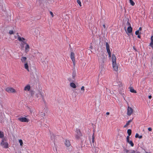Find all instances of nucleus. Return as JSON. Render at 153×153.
I'll use <instances>...</instances> for the list:
<instances>
[{
    "mask_svg": "<svg viewBox=\"0 0 153 153\" xmlns=\"http://www.w3.org/2000/svg\"><path fill=\"white\" fill-rule=\"evenodd\" d=\"M44 92V91L42 88H39L36 91L35 96L38 100L40 99L41 98L43 100L45 97Z\"/></svg>",
    "mask_w": 153,
    "mask_h": 153,
    "instance_id": "1",
    "label": "nucleus"
},
{
    "mask_svg": "<svg viewBox=\"0 0 153 153\" xmlns=\"http://www.w3.org/2000/svg\"><path fill=\"white\" fill-rule=\"evenodd\" d=\"M17 39L19 43V45L22 48H24V46L27 44V40L25 38L21 37L19 35H18Z\"/></svg>",
    "mask_w": 153,
    "mask_h": 153,
    "instance_id": "2",
    "label": "nucleus"
},
{
    "mask_svg": "<svg viewBox=\"0 0 153 153\" xmlns=\"http://www.w3.org/2000/svg\"><path fill=\"white\" fill-rule=\"evenodd\" d=\"M116 58L115 55L113 54L112 56V66L114 71H117L118 70V65L116 62Z\"/></svg>",
    "mask_w": 153,
    "mask_h": 153,
    "instance_id": "3",
    "label": "nucleus"
},
{
    "mask_svg": "<svg viewBox=\"0 0 153 153\" xmlns=\"http://www.w3.org/2000/svg\"><path fill=\"white\" fill-rule=\"evenodd\" d=\"M1 146L4 148L7 149L9 147L8 143L6 142V140L5 138H3L0 143Z\"/></svg>",
    "mask_w": 153,
    "mask_h": 153,
    "instance_id": "4",
    "label": "nucleus"
},
{
    "mask_svg": "<svg viewBox=\"0 0 153 153\" xmlns=\"http://www.w3.org/2000/svg\"><path fill=\"white\" fill-rule=\"evenodd\" d=\"M76 134L75 135V138L77 140L81 139L82 137V134L79 129H77L76 131Z\"/></svg>",
    "mask_w": 153,
    "mask_h": 153,
    "instance_id": "5",
    "label": "nucleus"
},
{
    "mask_svg": "<svg viewBox=\"0 0 153 153\" xmlns=\"http://www.w3.org/2000/svg\"><path fill=\"white\" fill-rule=\"evenodd\" d=\"M5 91L9 93H16V90L13 88L11 87H7L5 89Z\"/></svg>",
    "mask_w": 153,
    "mask_h": 153,
    "instance_id": "6",
    "label": "nucleus"
},
{
    "mask_svg": "<svg viewBox=\"0 0 153 153\" xmlns=\"http://www.w3.org/2000/svg\"><path fill=\"white\" fill-rule=\"evenodd\" d=\"M106 59V56L105 54L103 53L99 57V60L100 62L103 63Z\"/></svg>",
    "mask_w": 153,
    "mask_h": 153,
    "instance_id": "7",
    "label": "nucleus"
},
{
    "mask_svg": "<svg viewBox=\"0 0 153 153\" xmlns=\"http://www.w3.org/2000/svg\"><path fill=\"white\" fill-rule=\"evenodd\" d=\"M133 109L131 107L128 106L127 108V115L130 116L133 113Z\"/></svg>",
    "mask_w": 153,
    "mask_h": 153,
    "instance_id": "8",
    "label": "nucleus"
},
{
    "mask_svg": "<svg viewBox=\"0 0 153 153\" xmlns=\"http://www.w3.org/2000/svg\"><path fill=\"white\" fill-rule=\"evenodd\" d=\"M71 58L73 63V65L75 66L76 64V62L75 59L74 53L73 52H71Z\"/></svg>",
    "mask_w": 153,
    "mask_h": 153,
    "instance_id": "9",
    "label": "nucleus"
},
{
    "mask_svg": "<svg viewBox=\"0 0 153 153\" xmlns=\"http://www.w3.org/2000/svg\"><path fill=\"white\" fill-rule=\"evenodd\" d=\"M106 49L107 51L108 54L109 56L111 57V53L109 49V46L108 42H106L105 43Z\"/></svg>",
    "mask_w": 153,
    "mask_h": 153,
    "instance_id": "10",
    "label": "nucleus"
},
{
    "mask_svg": "<svg viewBox=\"0 0 153 153\" xmlns=\"http://www.w3.org/2000/svg\"><path fill=\"white\" fill-rule=\"evenodd\" d=\"M18 119L21 122H23L27 123L29 121V120L28 119L25 117L19 118H18Z\"/></svg>",
    "mask_w": 153,
    "mask_h": 153,
    "instance_id": "11",
    "label": "nucleus"
},
{
    "mask_svg": "<svg viewBox=\"0 0 153 153\" xmlns=\"http://www.w3.org/2000/svg\"><path fill=\"white\" fill-rule=\"evenodd\" d=\"M25 45V46H24L25 48V53H27L29 51L30 47L29 45L27 43Z\"/></svg>",
    "mask_w": 153,
    "mask_h": 153,
    "instance_id": "12",
    "label": "nucleus"
},
{
    "mask_svg": "<svg viewBox=\"0 0 153 153\" xmlns=\"http://www.w3.org/2000/svg\"><path fill=\"white\" fill-rule=\"evenodd\" d=\"M124 28H125V30L126 31V32L127 34H128V33H132V28L131 26L128 27L127 29V32H126V27H125Z\"/></svg>",
    "mask_w": 153,
    "mask_h": 153,
    "instance_id": "13",
    "label": "nucleus"
},
{
    "mask_svg": "<svg viewBox=\"0 0 153 153\" xmlns=\"http://www.w3.org/2000/svg\"><path fill=\"white\" fill-rule=\"evenodd\" d=\"M21 59V62L23 64L27 62V58L26 57H22Z\"/></svg>",
    "mask_w": 153,
    "mask_h": 153,
    "instance_id": "14",
    "label": "nucleus"
},
{
    "mask_svg": "<svg viewBox=\"0 0 153 153\" xmlns=\"http://www.w3.org/2000/svg\"><path fill=\"white\" fill-rule=\"evenodd\" d=\"M30 89V86L29 85H26L24 89V90L25 91H29Z\"/></svg>",
    "mask_w": 153,
    "mask_h": 153,
    "instance_id": "15",
    "label": "nucleus"
},
{
    "mask_svg": "<svg viewBox=\"0 0 153 153\" xmlns=\"http://www.w3.org/2000/svg\"><path fill=\"white\" fill-rule=\"evenodd\" d=\"M24 66L25 68L28 71H29L28 68V65L27 62L24 63Z\"/></svg>",
    "mask_w": 153,
    "mask_h": 153,
    "instance_id": "16",
    "label": "nucleus"
},
{
    "mask_svg": "<svg viewBox=\"0 0 153 153\" xmlns=\"http://www.w3.org/2000/svg\"><path fill=\"white\" fill-rule=\"evenodd\" d=\"M65 144L67 147L70 146L71 145L70 141L68 140H66L65 142Z\"/></svg>",
    "mask_w": 153,
    "mask_h": 153,
    "instance_id": "17",
    "label": "nucleus"
},
{
    "mask_svg": "<svg viewBox=\"0 0 153 153\" xmlns=\"http://www.w3.org/2000/svg\"><path fill=\"white\" fill-rule=\"evenodd\" d=\"M151 42L150 44L149 45L153 49V35L152 36L151 38Z\"/></svg>",
    "mask_w": 153,
    "mask_h": 153,
    "instance_id": "18",
    "label": "nucleus"
},
{
    "mask_svg": "<svg viewBox=\"0 0 153 153\" xmlns=\"http://www.w3.org/2000/svg\"><path fill=\"white\" fill-rule=\"evenodd\" d=\"M70 86L73 88H75L76 87L75 84L73 82H71L70 83Z\"/></svg>",
    "mask_w": 153,
    "mask_h": 153,
    "instance_id": "19",
    "label": "nucleus"
},
{
    "mask_svg": "<svg viewBox=\"0 0 153 153\" xmlns=\"http://www.w3.org/2000/svg\"><path fill=\"white\" fill-rule=\"evenodd\" d=\"M130 91L131 92L134 93H136V91L132 87H129Z\"/></svg>",
    "mask_w": 153,
    "mask_h": 153,
    "instance_id": "20",
    "label": "nucleus"
},
{
    "mask_svg": "<svg viewBox=\"0 0 153 153\" xmlns=\"http://www.w3.org/2000/svg\"><path fill=\"white\" fill-rule=\"evenodd\" d=\"M131 121L132 120H129L126 123V125L124 126V127L126 128V127H127L129 125L130 123H131Z\"/></svg>",
    "mask_w": 153,
    "mask_h": 153,
    "instance_id": "21",
    "label": "nucleus"
},
{
    "mask_svg": "<svg viewBox=\"0 0 153 153\" xmlns=\"http://www.w3.org/2000/svg\"><path fill=\"white\" fill-rule=\"evenodd\" d=\"M135 137L136 138H138L140 139H141L142 137V135L139 136L138 134L137 133L135 135Z\"/></svg>",
    "mask_w": 153,
    "mask_h": 153,
    "instance_id": "22",
    "label": "nucleus"
},
{
    "mask_svg": "<svg viewBox=\"0 0 153 153\" xmlns=\"http://www.w3.org/2000/svg\"><path fill=\"white\" fill-rule=\"evenodd\" d=\"M15 33V31H14L12 30H11L9 31L8 33L10 35H11L14 34Z\"/></svg>",
    "mask_w": 153,
    "mask_h": 153,
    "instance_id": "23",
    "label": "nucleus"
},
{
    "mask_svg": "<svg viewBox=\"0 0 153 153\" xmlns=\"http://www.w3.org/2000/svg\"><path fill=\"white\" fill-rule=\"evenodd\" d=\"M129 2L131 4L132 6H134L135 4V3L132 0H129Z\"/></svg>",
    "mask_w": 153,
    "mask_h": 153,
    "instance_id": "24",
    "label": "nucleus"
},
{
    "mask_svg": "<svg viewBox=\"0 0 153 153\" xmlns=\"http://www.w3.org/2000/svg\"><path fill=\"white\" fill-rule=\"evenodd\" d=\"M94 138H95L94 133L92 135V142L93 143H94Z\"/></svg>",
    "mask_w": 153,
    "mask_h": 153,
    "instance_id": "25",
    "label": "nucleus"
},
{
    "mask_svg": "<svg viewBox=\"0 0 153 153\" xmlns=\"http://www.w3.org/2000/svg\"><path fill=\"white\" fill-rule=\"evenodd\" d=\"M127 133H128L129 136H130L131 135V130L130 129H128L127 130Z\"/></svg>",
    "mask_w": 153,
    "mask_h": 153,
    "instance_id": "26",
    "label": "nucleus"
},
{
    "mask_svg": "<svg viewBox=\"0 0 153 153\" xmlns=\"http://www.w3.org/2000/svg\"><path fill=\"white\" fill-rule=\"evenodd\" d=\"M4 136V133L3 132L0 131V138H2Z\"/></svg>",
    "mask_w": 153,
    "mask_h": 153,
    "instance_id": "27",
    "label": "nucleus"
},
{
    "mask_svg": "<svg viewBox=\"0 0 153 153\" xmlns=\"http://www.w3.org/2000/svg\"><path fill=\"white\" fill-rule=\"evenodd\" d=\"M19 142L21 146H22L23 145V143L22 140L20 139L19 140Z\"/></svg>",
    "mask_w": 153,
    "mask_h": 153,
    "instance_id": "28",
    "label": "nucleus"
},
{
    "mask_svg": "<svg viewBox=\"0 0 153 153\" xmlns=\"http://www.w3.org/2000/svg\"><path fill=\"white\" fill-rule=\"evenodd\" d=\"M128 143L130 144L131 146L132 147H133L134 146V144L131 140H130V141Z\"/></svg>",
    "mask_w": 153,
    "mask_h": 153,
    "instance_id": "29",
    "label": "nucleus"
},
{
    "mask_svg": "<svg viewBox=\"0 0 153 153\" xmlns=\"http://www.w3.org/2000/svg\"><path fill=\"white\" fill-rule=\"evenodd\" d=\"M81 90L82 91V92H84L85 91V87L84 86H82L81 88Z\"/></svg>",
    "mask_w": 153,
    "mask_h": 153,
    "instance_id": "30",
    "label": "nucleus"
},
{
    "mask_svg": "<svg viewBox=\"0 0 153 153\" xmlns=\"http://www.w3.org/2000/svg\"><path fill=\"white\" fill-rule=\"evenodd\" d=\"M76 76V72L75 71H74L72 74V76L73 78H74Z\"/></svg>",
    "mask_w": 153,
    "mask_h": 153,
    "instance_id": "31",
    "label": "nucleus"
},
{
    "mask_svg": "<svg viewBox=\"0 0 153 153\" xmlns=\"http://www.w3.org/2000/svg\"><path fill=\"white\" fill-rule=\"evenodd\" d=\"M126 25L128 26V27H130V26H131V24L129 22V21H128H128H127L126 23Z\"/></svg>",
    "mask_w": 153,
    "mask_h": 153,
    "instance_id": "32",
    "label": "nucleus"
},
{
    "mask_svg": "<svg viewBox=\"0 0 153 153\" xmlns=\"http://www.w3.org/2000/svg\"><path fill=\"white\" fill-rule=\"evenodd\" d=\"M77 2L78 4L80 6H81V1H80V0H77Z\"/></svg>",
    "mask_w": 153,
    "mask_h": 153,
    "instance_id": "33",
    "label": "nucleus"
},
{
    "mask_svg": "<svg viewBox=\"0 0 153 153\" xmlns=\"http://www.w3.org/2000/svg\"><path fill=\"white\" fill-rule=\"evenodd\" d=\"M139 33V30H137L135 32V34L136 35H137Z\"/></svg>",
    "mask_w": 153,
    "mask_h": 153,
    "instance_id": "34",
    "label": "nucleus"
},
{
    "mask_svg": "<svg viewBox=\"0 0 153 153\" xmlns=\"http://www.w3.org/2000/svg\"><path fill=\"white\" fill-rule=\"evenodd\" d=\"M50 13L51 15V16H52V17H53L54 16L53 13L52 12L50 11Z\"/></svg>",
    "mask_w": 153,
    "mask_h": 153,
    "instance_id": "35",
    "label": "nucleus"
},
{
    "mask_svg": "<svg viewBox=\"0 0 153 153\" xmlns=\"http://www.w3.org/2000/svg\"><path fill=\"white\" fill-rule=\"evenodd\" d=\"M103 27L104 28H105V30H107V28H106V26H105V25L104 24L103 25Z\"/></svg>",
    "mask_w": 153,
    "mask_h": 153,
    "instance_id": "36",
    "label": "nucleus"
},
{
    "mask_svg": "<svg viewBox=\"0 0 153 153\" xmlns=\"http://www.w3.org/2000/svg\"><path fill=\"white\" fill-rule=\"evenodd\" d=\"M148 130L149 131H152V129L151 128H148Z\"/></svg>",
    "mask_w": 153,
    "mask_h": 153,
    "instance_id": "37",
    "label": "nucleus"
},
{
    "mask_svg": "<svg viewBox=\"0 0 153 153\" xmlns=\"http://www.w3.org/2000/svg\"><path fill=\"white\" fill-rule=\"evenodd\" d=\"M126 141H127V142H128V143L130 141L129 140V139H127Z\"/></svg>",
    "mask_w": 153,
    "mask_h": 153,
    "instance_id": "38",
    "label": "nucleus"
},
{
    "mask_svg": "<svg viewBox=\"0 0 153 153\" xmlns=\"http://www.w3.org/2000/svg\"><path fill=\"white\" fill-rule=\"evenodd\" d=\"M122 95H123V98H124V100H125V97H124V96H125L124 94H122Z\"/></svg>",
    "mask_w": 153,
    "mask_h": 153,
    "instance_id": "39",
    "label": "nucleus"
},
{
    "mask_svg": "<svg viewBox=\"0 0 153 153\" xmlns=\"http://www.w3.org/2000/svg\"><path fill=\"white\" fill-rule=\"evenodd\" d=\"M56 151H57V148L56 146L55 145L54 148Z\"/></svg>",
    "mask_w": 153,
    "mask_h": 153,
    "instance_id": "40",
    "label": "nucleus"
},
{
    "mask_svg": "<svg viewBox=\"0 0 153 153\" xmlns=\"http://www.w3.org/2000/svg\"><path fill=\"white\" fill-rule=\"evenodd\" d=\"M101 71L103 70V66H101Z\"/></svg>",
    "mask_w": 153,
    "mask_h": 153,
    "instance_id": "41",
    "label": "nucleus"
},
{
    "mask_svg": "<svg viewBox=\"0 0 153 153\" xmlns=\"http://www.w3.org/2000/svg\"><path fill=\"white\" fill-rule=\"evenodd\" d=\"M148 97L149 99H151L152 98V97L151 95H149V96Z\"/></svg>",
    "mask_w": 153,
    "mask_h": 153,
    "instance_id": "42",
    "label": "nucleus"
},
{
    "mask_svg": "<svg viewBox=\"0 0 153 153\" xmlns=\"http://www.w3.org/2000/svg\"><path fill=\"white\" fill-rule=\"evenodd\" d=\"M142 30V27H140L139 28V30Z\"/></svg>",
    "mask_w": 153,
    "mask_h": 153,
    "instance_id": "43",
    "label": "nucleus"
},
{
    "mask_svg": "<svg viewBox=\"0 0 153 153\" xmlns=\"http://www.w3.org/2000/svg\"><path fill=\"white\" fill-rule=\"evenodd\" d=\"M109 114V112H107L106 113V114L107 115H108Z\"/></svg>",
    "mask_w": 153,
    "mask_h": 153,
    "instance_id": "44",
    "label": "nucleus"
},
{
    "mask_svg": "<svg viewBox=\"0 0 153 153\" xmlns=\"http://www.w3.org/2000/svg\"><path fill=\"white\" fill-rule=\"evenodd\" d=\"M42 115L43 116H44L45 115V113H42Z\"/></svg>",
    "mask_w": 153,
    "mask_h": 153,
    "instance_id": "45",
    "label": "nucleus"
},
{
    "mask_svg": "<svg viewBox=\"0 0 153 153\" xmlns=\"http://www.w3.org/2000/svg\"><path fill=\"white\" fill-rule=\"evenodd\" d=\"M137 37H138V38H140V37H141V36H140V35H138L137 36Z\"/></svg>",
    "mask_w": 153,
    "mask_h": 153,
    "instance_id": "46",
    "label": "nucleus"
},
{
    "mask_svg": "<svg viewBox=\"0 0 153 153\" xmlns=\"http://www.w3.org/2000/svg\"><path fill=\"white\" fill-rule=\"evenodd\" d=\"M133 48L136 51H137V50H136V49L135 48V47H134V46H133Z\"/></svg>",
    "mask_w": 153,
    "mask_h": 153,
    "instance_id": "47",
    "label": "nucleus"
},
{
    "mask_svg": "<svg viewBox=\"0 0 153 153\" xmlns=\"http://www.w3.org/2000/svg\"><path fill=\"white\" fill-rule=\"evenodd\" d=\"M129 136H128L127 137L126 139H129Z\"/></svg>",
    "mask_w": 153,
    "mask_h": 153,
    "instance_id": "48",
    "label": "nucleus"
},
{
    "mask_svg": "<svg viewBox=\"0 0 153 153\" xmlns=\"http://www.w3.org/2000/svg\"><path fill=\"white\" fill-rule=\"evenodd\" d=\"M126 152L128 153V152H129V151L128 150H126Z\"/></svg>",
    "mask_w": 153,
    "mask_h": 153,
    "instance_id": "49",
    "label": "nucleus"
},
{
    "mask_svg": "<svg viewBox=\"0 0 153 153\" xmlns=\"http://www.w3.org/2000/svg\"><path fill=\"white\" fill-rule=\"evenodd\" d=\"M83 65H84V66H85V65H86V63H84V64H83Z\"/></svg>",
    "mask_w": 153,
    "mask_h": 153,
    "instance_id": "50",
    "label": "nucleus"
},
{
    "mask_svg": "<svg viewBox=\"0 0 153 153\" xmlns=\"http://www.w3.org/2000/svg\"><path fill=\"white\" fill-rule=\"evenodd\" d=\"M90 48H91V49H92V46H91Z\"/></svg>",
    "mask_w": 153,
    "mask_h": 153,
    "instance_id": "51",
    "label": "nucleus"
},
{
    "mask_svg": "<svg viewBox=\"0 0 153 153\" xmlns=\"http://www.w3.org/2000/svg\"><path fill=\"white\" fill-rule=\"evenodd\" d=\"M31 95H32V96L33 94H32V93H31Z\"/></svg>",
    "mask_w": 153,
    "mask_h": 153,
    "instance_id": "52",
    "label": "nucleus"
}]
</instances>
